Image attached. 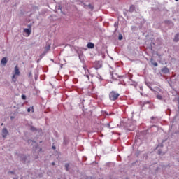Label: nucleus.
I'll return each instance as SVG.
<instances>
[{"label": "nucleus", "mask_w": 179, "mask_h": 179, "mask_svg": "<svg viewBox=\"0 0 179 179\" xmlns=\"http://www.w3.org/2000/svg\"><path fill=\"white\" fill-rule=\"evenodd\" d=\"M18 157H20V162H22L24 164H26V163H30V155L19 154Z\"/></svg>", "instance_id": "f257e3e1"}, {"label": "nucleus", "mask_w": 179, "mask_h": 179, "mask_svg": "<svg viewBox=\"0 0 179 179\" xmlns=\"http://www.w3.org/2000/svg\"><path fill=\"white\" fill-rule=\"evenodd\" d=\"M118 97H120V94L117 93L115 91H112L109 94V99L113 101H115Z\"/></svg>", "instance_id": "f03ea898"}, {"label": "nucleus", "mask_w": 179, "mask_h": 179, "mask_svg": "<svg viewBox=\"0 0 179 179\" xmlns=\"http://www.w3.org/2000/svg\"><path fill=\"white\" fill-rule=\"evenodd\" d=\"M1 135H2V138L6 139V137L8 136V135H9V131H8V129L3 128V129L1 131Z\"/></svg>", "instance_id": "7ed1b4c3"}, {"label": "nucleus", "mask_w": 179, "mask_h": 179, "mask_svg": "<svg viewBox=\"0 0 179 179\" xmlns=\"http://www.w3.org/2000/svg\"><path fill=\"white\" fill-rule=\"evenodd\" d=\"M103 66V64L101 63V62L98 61L95 62V69H100V68H101Z\"/></svg>", "instance_id": "20e7f679"}, {"label": "nucleus", "mask_w": 179, "mask_h": 179, "mask_svg": "<svg viewBox=\"0 0 179 179\" xmlns=\"http://www.w3.org/2000/svg\"><path fill=\"white\" fill-rule=\"evenodd\" d=\"M161 72L162 73H164L166 75L169 73V72H170V70L169 69V68H167V66H165L161 69Z\"/></svg>", "instance_id": "39448f33"}, {"label": "nucleus", "mask_w": 179, "mask_h": 179, "mask_svg": "<svg viewBox=\"0 0 179 179\" xmlns=\"http://www.w3.org/2000/svg\"><path fill=\"white\" fill-rule=\"evenodd\" d=\"M164 23H165V24H167L168 26H170V27H173L174 26V23H173V21L171 20H165L164 21Z\"/></svg>", "instance_id": "423d86ee"}, {"label": "nucleus", "mask_w": 179, "mask_h": 179, "mask_svg": "<svg viewBox=\"0 0 179 179\" xmlns=\"http://www.w3.org/2000/svg\"><path fill=\"white\" fill-rule=\"evenodd\" d=\"M51 48V45H48L47 46H45L44 51L43 52V53L45 55V54H47V52H48L50 51Z\"/></svg>", "instance_id": "0eeeda50"}, {"label": "nucleus", "mask_w": 179, "mask_h": 179, "mask_svg": "<svg viewBox=\"0 0 179 179\" xmlns=\"http://www.w3.org/2000/svg\"><path fill=\"white\" fill-rule=\"evenodd\" d=\"M69 143V140L68 139V138H66V136H64L63 138V145H64V146H67V145Z\"/></svg>", "instance_id": "6e6552de"}, {"label": "nucleus", "mask_w": 179, "mask_h": 179, "mask_svg": "<svg viewBox=\"0 0 179 179\" xmlns=\"http://www.w3.org/2000/svg\"><path fill=\"white\" fill-rule=\"evenodd\" d=\"M24 31L26 33V34H28V36H30V34H31V29L30 28L24 29Z\"/></svg>", "instance_id": "1a4fd4ad"}, {"label": "nucleus", "mask_w": 179, "mask_h": 179, "mask_svg": "<svg viewBox=\"0 0 179 179\" xmlns=\"http://www.w3.org/2000/svg\"><path fill=\"white\" fill-rule=\"evenodd\" d=\"M87 47L90 49L94 48V43L90 42L87 43Z\"/></svg>", "instance_id": "9d476101"}, {"label": "nucleus", "mask_w": 179, "mask_h": 179, "mask_svg": "<svg viewBox=\"0 0 179 179\" xmlns=\"http://www.w3.org/2000/svg\"><path fill=\"white\" fill-rule=\"evenodd\" d=\"M1 62L3 65H6V64H8V59L6 57H3Z\"/></svg>", "instance_id": "9b49d317"}, {"label": "nucleus", "mask_w": 179, "mask_h": 179, "mask_svg": "<svg viewBox=\"0 0 179 179\" xmlns=\"http://www.w3.org/2000/svg\"><path fill=\"white\" fill-rule=\"evenodd\" d=\"M128 12H130V13H132L133 12H135V6L131 5L128 10Z\"/></svg>", "instance_id": "f8f14e48"}, {"label": "nucleus", "mask_w": 179, "mask_h": 179, "mask_svg": "<svg viewBox=\"0 0 179 179\" xmlns=\"http://www.w3.org/2000/svg\"><path fill=\"white\" fill-rule=\"evenodd\" d=\"M15 75H20V71H19V67H17V66L15 67Z\"/></svg>", "instance_id": "ddd939ff"}, {"label": "nucleus", "mask_w": 179, "mask_h": 179, "mask_svg": "<svg viewBox=\"0 0 179 179\" xmlns=\"http://www.w3.org/2000/svg\"><path fill=\"white\" fill-rule=\"evenodd\" d=\"M27 143L28 145H29L30 146H33V145H34V143H36V141H33V140H30L29 139L27 141Z\"/></svg>", "instance_id": "4468645a"}, {"label": "nucleus", "mask_w": 179, "mask_h": 179, "mask_svg": "<svg viewBox=\"0 0 179 179\" xmlns=\"http://www.w3.org/2000/svg\"><path fill=\"white\" fill-rule=\"evenodd\" d=\"M151 123L152 124H156V122L157 121V117H151Z\"/></svg>", "instance_id": "2eb2a0df"}, {"label": "nucleus", "mask_w": 179, "mask_h": 179, "mask_svg": "<svg viewBox=\"0 0 179 179\" xmlns=\"http://www.w3.org/2000/svg\"><path fill=\"white\" fill-rule=\"evenodd\" d=\"M178 36H179V34H176V35H175V37H174V38H173V41L175 42V43H178Z\"/></svg>", "instance_id": "dca6fc26"}, {"label": "nucleus", "mask_w": 179, "mask_h": 179, "mask_svg": "<svg viewBox=\"0 0 179 179\" xmlns=\"http://www.w3.org/2000/svg\"><path fill=\"white\" fill-rule=\"evenodd\" d=\"M110 75L112 76V79H117V78H121L120 76H117V74H113V73H110Z\"/></svg>", "instance_id": "f3484780"}, {"label": "nucleus", "mask_w": 179, "mask_h": 179, "mask_svg": "<svg viewBox=\"0 0 179 179\" xmlns=\"http://www.w3.org/2000/svg\"><path fill=\"white\" fill-rule=\"evenodd\" d=\"M29 129L30 131H31L32 132H36V131H37V129L36 127H34V126H30L29 127Z\"/></svg>", "instance_id": "a211bd4d"}, {"label": "nucleus", "mask_w": 179, "mask_h": 179, "mask_svg": "<svg viewBox=\"0 0 179 179\" xmlns=\"http://www.w3.org/2000/svg\"><path fill=\"white\" fill-rule=\"evenodd\" d=\"M78 57H79L80 61H81L82 62H83V61H85V59H83V54L80 55L78 53Z\"/></svg>", "instance_id": "6ab92c4d"}, {"label": "nucleus", "mask_w": 179, "mask_h": 179, "mask_svg": "<svg viewBox=\"0 0 179 179\" xmlns=\"http://www.w3.org/2000/svg\"><path fill=\"white\" fill-rule=\"evenodd\" d=\"M64 167H65L66 171H69V163L65 164Z\"/></svg>", "instance_id": "aec40b11"}, {"label": "nucleus", "mask_w": 179, "mask_h": 179, "mask_svg": "<svg viewBox=\"0 0 179 179\" xmlns=\"http://www.w3.org/2000/svg\"><path fill=\"white\" fill-rule=\"evenodd\" d=\"M145 85L149 87V89H150V90L153 91V88H152L150 83L145 82Z\"/></svg>", "instance_id": "412c9836"}, {"label": "nucleus", "mask_w": 179, "mask_h": 179, "mask_svg": "<svg viewBox=\"0 0 179 179\" xmlns=\"http://www.w3.org/2000/svg\"><path fill=\"white\" fill-rule=\"evenodd\" d=\"M157 154L159 155H162V156H163V155H164V153H163V150H162V149L158 150Z\"/></svg>", "instance_id": "4be33fe9"}, {"label": "nucleus", "mask_w": 179, "mask_h": 179, "mask_svg": "<svg viewBox=\"0 0 179 179\" xmlns=\"http://www.w3.org/2000/svg\"><path fill=\"white\" fill-rule=\"evenodd\" d=\"M30 111H31L32 113H34V108L33 107H29L28 109H27V112L28 113H30Z\"/></svg>", "instance_id": "5701e85b"}, {"label": "nucleus", "mask_w": 179, "mask_h": 179, "mask_svg": "<svg viewBox=\"0 0 179 179\" xmlns=\"http://www.w3.org/2000/svg\"><path fill=\"white\" fill-rule=\"evenodd\" d=\"M34 79L35 80H37V79H38V72L37 71L34 73Z\"/></svg>", "instance_id": "b1692460"}, {"label": "nucleus", "mask_w": 179, "mask_h": 179, "mask_svg": "<svg viewBox=\"0 0 179 179\" xmlns=\"http://www.w3.org/2000/svg\"><path fill=\"white\" fill-rule=\"evenodd\" d=\"M123 38H124V36L122 35V34H119L118 40L121 41V40H122Z\"/></svg>", "instance_id": "393cba45"}, {"label": "nucleus", "mask_w": 179, "mask_h": 179, "mask_svg": "<svg viewBox=\"0 0 179 179\" xmlns=\"http://www.w3.org/2000/svg\"><path fill=\"white\" fill-rule=\"evenodd\" d=\"M152 61H153V59H150V62L152 63V65H154V66H157L158 65L157 62H153Z\"/></svg>", "instance_id": "a878e982"}, {"label": "nucleus", "mask_w": 179, "mask_h": 179, "mask_svg": "<svg viewBox=\"0 0 179 179\" xmlns=\"http://www.w3.org/2000/svg\"><path fill=\"white\" fill-rule=\"evenodd\" d=\"M164 146V145L163 144V143H159L157 146L156 149H157V148H163Z\"/></svg>", "instance_id": "bb28decb"}, {"label": "nucleus", "mask_w": 179, "mask_h": 179, "mask_svg": "<svg viewBox=\"0 0 179 179\" xmlns=\"http://www.w3.org/2000/svg\"><path fill=\"white\" fill-rule=\"evenodd\" d=\"M156 97L158 100H163V96H162V95H157Z\"/></svg>", "instance_id": "cd10ccee"}, {"label": "nucleus", "mask_w": 179, "mask_h": 179, "mask_svg": "<svg viewBox=\"0 0 179 179\" xmlns=\"http://www.w3.org/2000/svg\"><path fill=\"white\" fill-rule=\"evenodd\" d=\"M87 6L91 9V10H93V9H94V7L92 6V4H88Z\"/></svg>", "instance_id": "c85d7f7f"}, {"label": "nucleus", "mask_w": 179, "mask_h": 179, "mask_svg": "<svg viewBox=\"0 0 179 179\" xmlns=\"http://www.w3.org/2000/svg\"><path fill=\"white\" fill-rule=\"evenodd\" d=\"M58 9H59V10H61V13L64 14V12L62 11V6H61V5L57 6Z\"/></svg>", "instance_id": "c756f323"}, {"label": "nucleus", "mask_w": 179, "mask_h": 179, "mask_svg": "<svg viewBox=\"0 0 179 179\" xmlns=\"http://www.w3.org/2000/svg\"><path fill=\"white\" fill-rule=\"evenodd\" d=\"M114 27H115V30H118V22H115Z\"/></svg>", "instance_id": "7c9ffc66"}, {"label": "nucleus", "mask_w": 179, "mask_h": 179, "mask_svg": "<svg viewBox=\"0 0 179 179\" xmlns=\"http://www.w3.org/2000/svg\"><path fill=\"white\" fill-rule=\"evenodd\" d=\"M73 83H78V78L73 79Z\"/></svg>", "instance_id": "2f4dec72"}, {"label": "nucleus", "mask_w": 179, "mask_h": 179, "mask_svg": "<svg viewBox=\"0 0 179 179\" xmlns=\"http://www.w3.org/2000/svg\"><path fill=\"white\" fill-rule=\"evenodd\" d=\"M21 97H22V100H26V99H27V96L24 94H22Z\"/></svg>", "instance_id": "473e14b6"}, {"label": "nucleus", "mask_w": 179, "mask_h": 179, "mask_svg": "<svg viewBox=\"0 0 179 179\" xmlns=\"http://www.w3.org/2000/svg\"><path fill=\"white\" fill-rule=\"evenodd\" d=\"M44 55H44L43 53H42V54L40 55V59H41L44 57Z\"/></svg>", "instance_id": "72a5a7b5"}, {"label": "nucleus", "mask_w": 179, "mask_h": 179, "mask_svg": "<svg viewBox=\"0 0 179 179\" xmlns=\"http://www.w3.org/2000/svg\"><path fill=\"white\" fill-rule=\"evenodd\" d=\"M15 174V171H10L9 172H8V174Z\"/></svg>", "instance_id": "f704fd0d"}, {"label": "nucleus", "mask_w": 179, "mask_h": 179, "mask_svg": "<svg viewBox=\"0 0 179 179\" xmlns=\"http://www.w3.org/2000/svg\"><path fill=\"white\" fill-rule=\"evenodd\" d=\"M145 104H149V101L144 102V103L143 104L142 107H143L145 106Z\"/></svg>", "instance_id": "c9c22d12"}, {"label": "nucleus", "mask_w": 179, "mask_h": 179, "mask_svg": "<svg viewBox=\"0 0 179 179\" xmlns=\"http://www.w3.org/2000/svg\"><path fill=\"white\" fill-rule=\"evenodd\" d=\"M117 159L118 161L121 160V156L118 155L117 157Z\"/></svg>", "instance_id": "e433bc0d"}, {"label": "nucleus", "mask_w": 179, "mask_h": 179, "mask_svg": "<svg viewBox=\"0 0 179 179\" xmlns=\"http://www.w3.org/2000/svg\"><path fill=\"white\" fill-rule=\"evenodd\" d=\"M166 141H167V139H162V143H164V142H166Z\"/></svg>", "instance_id": "4c0bfd02"}, {"label": "nucleus", "mask_w": 179, "mask_h": 179, "mask_svg": "<svg viewBox=\"0 0 179 179\" xmlns=\"http://www.w3.org/2000/svg\"><path fill=\"white\" fill-rule=\"evenodd\" d=\"M52 148L54 149V150H55V149H57V148L55 147V145H52Z\"/></svg>", "instance_id": "58836bf2"}, {"label": "nucleus", "mask_w": 179, "mask_h": 179, "mask_svg": "<svg viewBox=\"0 0 179 179\" xmlns=\"http://www.w3.org/2000/svg\"><path fill=\"white\" fill-rule=\"evenodd\" d=\"M106 127H107V128H110V123H108V124H106Z\"/></svg>", "instance_id": "ea45409f"}, {"label": "nucleus", "mask_w": 179, "mask_h": 179, "mask_svg": "<svg viewBox=\"0 0 179 179\" xmlns=\"http://www.w3.org/2000/svg\"><path fill=\"white\" fill-rule=\"evenodd\" d=\"M82 101H83V102L81 103V106H83V101H85V99H83Z\"/></svg>", "instance_id": "a19ab883"}, {"label": "nucleus", "mask_w": 179, "mask_h": 179, "mask_svg": "<svg viewBox=\"0 0 179 179\" xmlns=\"http://www.w3.org/2000/svg\"><path fill=\"white\" fill-rule=\"evenodd\" d=\"M28 27L29 29H31V24L28 25Z\"/></svg>", "instance_id": "79ce46f5"}, {"label": "nucleus", "mask_w": 179, "mask_h": 179, "mask_svg": "<svg viewBox=\"0 0 179 179\" xmlns=\"http://www.w3.org/2000/svg\"><path fill=\"white\" fill-rule=\"evenodd\" d=\"M106 115H111V113L108 114V113H107V112H106Z\"/></svg>", "instance_id": "37998d69"}, {"label": "nucleus", "mask_w": 179, "mask_h": 179, "mask_svg": "<svg viewBox=\"0 0 179 179\" xmlns=\"http://www.w3.org/2000/svg\"><path fill=\"white\" fill-rule=\"evenodd\" d=\"M52 166H55V162H52Z\"/></svg>", "instance_id": "c03bdc74"}, {"label": "nucleus", "mask_w": 179, "mask_h": 179, "mask_svg": "<svg viewBox=\"0 0 179 179\" xmlns=\"http://www.w3.org/2000/svg\"><path fill=\"white\" fill-rule=\"evenodd\" d=\"M83 68H84L85 71H86V66H84Z\"/></svg>", "instance_id": "a18cd8bd"}, {"label": "nucleus", "mask_w": 179, "mask_h": 179, "mask_svg": "<svg viewBox=\"0 0 179 179\" xmlns=\"http://www.w3.org/2000/svg\"><path fill=\"white\" fill-rule=\"evenodd\" d=\"M124 16H127V13L124 12Z\"/></svg>", "instance_id": "49530a36"}, {"label": "nucleus", "mask_w": 179, "mask_h": 179, "mask_svg": "<svg viewBox=\"0 0 179 179\" xmlns=\"http://www.w3.org/2000/svg\"><path fill=\"white\" fill-rule=\"evenodd\" d=\"M85 76H86L87 78H89V76H88V74H87V75H85Z\"/></svg>", "instance_id": "de8ad7c7"}, {"label": "nucleus", "mask_w": 179, "mask_h": 179, "mask_svg": "<svg viewBox=\"0 0 179 179\" xmlns=\"http://www.w3.org/2000/svg\"><path fill=\"white\" fill-rule=\"evenodd\" d=\"M15 76L13 75V79H15Z\"/></svg>", "instance_id": "09e8293b"}, {"label": "nucleus", "mask_w": 179, "mask_h": 179, "mask_svg": "<svg viewBox=\"0 0 179 179\" xmlns=\"http://www.w3.org/2000/svg\"><path fill=\"white\" fill-rule=\"evenodd\" d=\"M13 118H15V117H13V116L10 117V119H11V120H13Z\"/></svg>", "instance_id": "8fccbe9b"}, {"label": "nucleus", "mask_w": 179, "mask_h": 179, "mask_svg": "<svg viewBox=\"0 0 179 179\" xmlns=\"http://www.w3.org/2000/svg\"><path fill=\"white\" fill-rule=\"evenodd\" d=\"M41 59H38L37 62H40V61H41Z\"/></svg>", "instance_id": "3c124183"}, {"label": "nucleus", "mask_w": 179, "mask_h": 179, "mask_svg": "<svg viewBox=\"0 0 179 179\" xmlns=\"http://www.w3.org/2000/svg\"><path fill=\"white\" fill-rule=\"evenodd\" d=\"M62 66H63V64H61V65H60V68H62Z\"/></svg>", "instance_id": "603ef678"}, {"label": "nucleus", "mask_w": 179, "mask_h": 179, "mask_svg": "<svg viewBox=\"0 0 179 179\" xmlns=\"http://www.w3.org/2000/svg\"><path fill=\"white\" fill-rule=\"evenodd\" d=\"M178 109H179V100L178 101Z\"/></svg>", "instance_id": "864d4df0"}, {"label": "nucleus", "mask_w": 179, "mask_h": 179, "mask_svg": "<svg viewBox=\"0 0 179 179\" xmlns=\"http://www.w3.org/2000/svg\"><path fill=\"white\" fill-rule=\"evenodd\" d=\"M176 1V2H178V0H175Z\"/></svg>", "instance_id": "5fc2aeb1"}, {"label": "nucleus", "mask_w": 179, "mask_h": 179, "mask_svg": "<svg viewBox=\"0 0 179 179\" xmlns=\"http://www.w3.org/2000/svg\"><path fill=\"white\" fill-rule=\"evenodd\" d=\"M30 75H31V73H29V76H30Z\"/></svg>", "instance_id": "6e6d98bb"}, {"label": "nucleus", "mask_w": 179, "mask_h": 179, "mask_svg": "<svg viewBox=\"0 0 179 179\" xmlns=\"http://www.w3.org/2000/svg\"><path fill=\"white\" fill-rule=\"evenodd\" d=\"M13 179H17V178H14Z\"/></svg>", "instance_id": "4d7b16f0"}, {"label": "nucleus", "mask_w": 179, "mask_h": 179, "mask_svg": "<svg viewBox=\"0 0 179 179\" xmlns=\"http://www.w3.org/2000/svg\"><path fill=\"white\" fill-rule=\"evenodd\" d=\"M1 125V126L3 125V123H2Z\"/></svg>", "instance_id": "13d9d810"}, {"label": "nucleus", "mask_w": 179, "mask_h": 179, "mask_svg": "<svg viewBox=\"0 0 179 179\" xmlns=\"http://www.w3.org/2000/svg\"><path fill=\"white\" fill-rule=\"evenodd\" d=\"M152 127H156L155 125H152Z\"/></svg>", "instance_id": "bf43d9fd"}]
</instances>
